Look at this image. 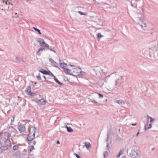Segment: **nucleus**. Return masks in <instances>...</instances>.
<instances>
[{"label":"nucleus","instance_id":"26","mask_svg":"<svg viewBox=\"0 0 158 158\" xmlns=\"http://www.w3.org/2000/svg\"><path fill=\"white\" fill-rule=\"evenodd\" d=\"M76 156L77 158H80V156L78 155H76Z\"/></svg>","mask_w":158,"mask_h":158},{"label":"nucleus","instance_id":"12","mask_svg":"<svg viewBox=\"0 0 158 158\" xmlns=\"http://www.w3.org/2000/svg\"><path fill=\"white\" fill-rule=\"evenodd\" d=\"M151 127H152V124L151 123H150L149 125V127H147V125H145V128L146 129H149L151 128Z\"/></svg>","mask_w":158,"mask_h":158},{"label":"nucleus","instance_id":"22","mask_svg":"<svg viewBox=\"0 0 158 158\" xmlns=\"http://www.w3.org/2000/svg\"><path fill=\"white\" fill-rule=\"evenodd\" d=\"M44 44V46H45V47L47 48L49 47V45H48V44H46L45 43V44Z\"/></svg>","mask_w":158,"mask_h":158},{"label":"nucleus","instance_id":"30","mask_svg":"<svg viewBox=\"0 0 158 158\" xmlns=\"http://www.w3.org/2000/svg\"><path fill=\"white\" fill-rule=\"evenodd\" d=\"M44 78L45 79V80H47V78H46V77H45V76H44Z\"/></svg>","mask_w":158,"mask_h":158},{"label":"nucleus","instance_id":"9","mask_svg":"<svg viewBox=\"0 0 158 158\" xmlns=\"http://www.w3.org/2000/svg\"><path fill=\"white\" fill-rule=\"evenodd\" d=\"M19 144L15 145L13 147V149L15 151H16L19 149Z\"/></svg>","mask_w":158,"mask_h":158},{"label":"nucleus","instance_id":"11","mask_svg":"<svg viewBox=\"0 0 158 158\" xmlns=\"http://www.w3.org/2000/svg\"><path fill=\"white\" fill-rule=\"evenodd\" d=\"M67 130L69 132H72L73 131L71 127H67Z\"/></svg>","mask_w":158,"mask_h":158},{"label":"nucleus","instance_id":"14","mask_svg":"<svg viewBox=\"0 0 158 158\" xmlns=\"http://www.w3.org/2000/svg\"><path fill=\"white\" fill-rule=\"evenodd\" d=\"M40 43V44H45V42L44 40L43 39H41L39 41Z\"/></svg>","mask_w":158,"mask_h":158},{"label":"nucleus","instance_id":"27","mask_svg":"<svg viewBox=\"0 0 158 158\" xmlns=\"http://www.w3.org/2000/svg\"><path fill=\"white\" fill-rule=\"evenodd\" d=\"M32 143H33V144L34 145H35V144H36V142L35 141H33Z\"/></svg>","mask_w":158,"mask_h":158},{"label":"nucleus","instance_id":"19","mask_svg":"<svg viewBox=\"0 0 158 158\" xmlns=\"http://www.w3.org/2000/svg\"><path fill=\"white\" fill-rule=\"evenodd\" d=\"M34 149V147L33 146H31L30 147V151L31 152L33 149Z\"/></svg>","mask_w":158,"mask_h":158},{"label":"nucleus","instance_id":"21","mask_svg":"<svg viewBox=\"0 0 158 158\" xmlns=\"http://www.w3.org/2000/svg\"><path fill=\"white\" fill-rule=\"evenodd\" d=\"M122 154V152L121 151H120L118 155L117 156V157H118L121 155Z\"/></svg>","mask_w":158,"mask_h":158},{"label":"nucleus","instance_id":"23","mask_svg":"<svg viewBox=\"0 0 158 158\" xmlns=\"http://www.w3.org/2000/svg\"><path fill=\"white\" fill-rule=\"evenodd\" d=\"M5 3H6V5H8V4H10V2L8 1H6Z\"/></svg>","mask_w":158,"mask_h":158},{"label":"nucleus","instance_id":"28","mask_svg":"<svg viewBox=\"0 0 158 158\" xmlns=\"http://www.w3.org/2000/svg\"><path fill=\"white\" fill-rule=\"evenodd\" d=\"M136 123H135V124H132V126H136Z\"/></svg>","mask_w":158,"mask_h":158},{"label":"nucleus","instance_id":"1","mask_svg":"<svg viewBox=\"0 0 158 158\" xmlns=\"http://www.w3.org/2000/svg\"><path fill=\"white\" fill-rule=\"evenodd\" d=\"M37 132V130L35 127H31L30 128L27 139L29 141H31L35 138V134Z\"/></svg>","mask_w":158,"mask_h":158},{"label":"nucleus","instance_id":"7","mask_svg":"<svg viewBox=\"0 0 158 158\" xmlns=\"http://www.w3.org/2000/svg\"><path fill=\"white\" fill-rule=\"evenodd\" d=\"M64 72L67 74H69L73 75V68L71 69H65L64 70Z\"/></svg>","mask_w":158,"mask_h":158},{"label":"nucleus","instance_id":"17","mask_svg":"<svg viewBox=\"0 0 158 158\" xmlns=\"http://www.w3.org/2000/svg\"><path fill=\"white\" fill-rule=\"evenodd\" d=\"M148 119H150V122H153L154 120V119L153 118H152L151 117H150L149 116H148Z\"/></svg>","mask_w":158,"mask_h":158},{"label":"nucleus","instance_id":"29","mask_svg":"<svg viewBox=\"0 0 158 158\" xmlns=\"http://www.w3.org/2000/svg\"><path fill=\"white\" fill-rule=\"evenodd\" d=\"M139 132H138L137 134H136V136H138V135H139Z\"/></svg>","mask_w":158,"mask_h":158},{"label":"nucleus","instance_id":"8","mask_svg":"<svg viewBox=\"0 0 158 158\" xmlns=\"http://www.w3.org/2000/svg\"><path fill=\"white\" fill-rule=\"evenodd\" d=\"M60 66L61 68H63L65 70L67 66V64L64 63H60Z\"/></svg>","mask_w":158,"mask_h":158},{"label":"nucleus","instance_id":"20","mask_svg":"<svg viewBox=\"0 0 158 158\" xmlns=\"http://www.w3.org/2000/svg\"><path fill=\"white\" fill-rule=\"evenodd\" d=\"M78 13L79 14H80L81 15H86V14L85 13H83L82 12L80 11H79L78 12Z\"/></svg>","mask_w":158,"mask_h":158},{"label":"nucleus","instance_id":"18","mask_svg":"<svg viewBox=\"0 0 158 158\" xmlns=\"http://www.w3.org/2000/svg\"><path fill=\"white\" fill-rule=\"evenodd\" d=\"M36 77L38 80H41V77L40 75L38 76H36Z\"/></svg>","mask_w":158,"mask_h":158},{"label":"nucleus","instance_id":"4","mask_svg":"<svg viewBox=\"0 0 158 158\" xmlns=\"http://www.w3.org/2000/svg\"><path fill=\"white\" fill-rule=\"evenodd\" d=\"M26 92L28 95L33 96L35 95V93L31 92V88L30 86L27 87L26 90Z\"/></svg>","mask_w":158,"mask_h":158},{"label":"nucleus","instance_id":"25","mask_svg":"<svg viewBox=\"0 0 158 158\" xmlns=\"http://www.w3.org/2000/svg\"><path fill=\"white\" fill-rule=\"evenodd\" d=\"M117 102L119 104H120V103H122V102H121L120 101H117Z\"/></svg>","mask_w":158,"mask_h":158},{"label":"nucleus","instance_id":"3","mask_svg":"<svg viewBox=\"0 0 158 158\" xmlns=\"http://www.w3.org/2000/svg\"><path fill=\"white\" fill-rule=\"evenodd\" d=\"M81 69L79 68H73V75L74 76H79L81 74Z\"/></svg>","mask_w":158,"mask_h":158},{"label":"nucleus","instance_id":"2","mask_svg":"<svg viewBox=\"0 0 158 158\" xmlns=\"http://www.w3.org/2000/svg\"><path fill=\"white\" fill-rule=\"evenodd\" d=\"M39 71L44 74L48 75L51 77H53L54 80L57 83L60 85L62 84V83L58 80L56 77L49 70H46L43 69H41L39 70Z\"/></svg>","mask_w":158,"mask_h":158},{"label":"nucleus","instance_id":"15","mask_svg":"<svg viewBox=\"0 0 158 158\" xmlns=\"http://www.w3.org/2000/svg\"><path fill=\"white\" fill-rule=\"evenodd\" d=\"M33 28L35 31H38L40 34H41V33L40 32V30L37 28H36L35 27H33Z\"/></svg>","mask_w":158,"mask_h":158},{"label":"nucleus","instance_id":"33","mask_svg":"<svg viewBox=\"0 0 158 158\" xmlns=\"http://www.w3.org/2000/svg\"><path fill=\"white\" fill-rule=\"evenodd\" d=\"M28 158H29V157H28Z\"/></svg>","mask_w":158,"mask_h":158},{"label":"nucleus","instance_id":"32","mask_svg":"<svg viewBox=\"0 0 158 158\" xmlns=\"http://www.w3.org/2000/svg\"><path fill=\"white\" fill-rule=\"evenodd\" d=\"M5 1H3V2H5Z\"/></svg>","mask_w":158,"mask_h":158},{"label":"nucleus","instance_id":"24","mask_svg":"<svg viewBox=\"0 0 158 158\" xmlns=\"http://www.w3.org/2000/svg\"><path fill=\"white\" fill-rule=\"evenodd\" d=\"M98 94L99 96L100 97L103 98V95L102 94Z\"/></svg>","mask_w":158,"mask_h":158},{"label":"nucleus","instance_id":"13","mask_svg":"<svg viewBox=\"0 0 158 158\" xmlns=\"http://www.w3.org/2000/svg\"><path fill=\"white\" fill-rule=\"evenodd\" d=\"M43 50H44V48H40L38 52L37 53V54L39 56H40V51H42Z\"/></svg>","mask_w":158,"mask_h":158},{"label":"nucleus","instance_id":"10","mask_svg":"<svg viewBox=\"0 0 158 158\" xmlns=\"http://www.w3.org/2000/svg\"><path fill=\"white\" fill-rule=\"evenodd\" d=\"M85 145L87 149L90 148L91 147V145L89 143H85Z\"/></svg>","mask_w":158,"mask_h":158},{"label":"nucleus","instance_id":"5","mask_svg":"<svg viewBox=\"0 0 158 158\" xmlns=\"http://www.w3.org/2000/svg\"><path fill=\"white\" fill-rule=\"evenodd\" d=\"M19 131L23 133H26L25 127L23 125H21L19 126Z\"/></svg>","mask_w":158,"mask_h":158},{"label":"nucleus","instance_id":"16","mask_svg":"<svg viewBox=\"0 0 158 158\" xmlns=\"http://www.w3.org/2000/svg\"><path fill=\"white\" fill-rule=\"evenodd\" d=\"M102 37V35L100 33L98 34V38L99 40Z\"/></svg>","mask_w":158,"mask_h":158},{"label":"nucleus","instance_id":"31","mask_svg":"<svg viewBox=\"0 0 158 158\" xmlns=\"http://www.w3.org/2000/svg\"><path fill=\"white\" fill-rule=\"evenodd\" d=\"M57 144H59L60 143V142H59V141L58 140L57 141Z\"/></svg>","mask_w":158,"mask_h":158},{"label":"nucleus","instance_id":"6","mask_svg":"<svg viewBox=\"0 0 158 158\" xmlns=\"http://www.w3.org/2000/svg\"><path fill=\"white\" fill-rule=\"evenodd\" d=\"M37 103L40 105H45L47 103V101L44 98L39 99L37 101Z\"/></svg>","mask_w":158,"mask_h":158}]
</instances>
